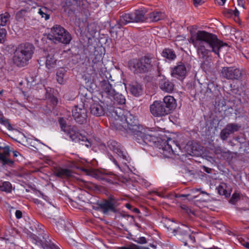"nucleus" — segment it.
I'll return each mask as SVG.
<instances>
[{"instance_id":"bf43d9fd","label":"nucleus","mask_w":249,"mask_h":249,"mask_svg":"<svg viewBox=\"0 0 249 249\" xmlns=\"http://www.w3.org/2000/svg\"><path fill=\"white\" fill-rule=\"evenodd\" d=\"M132 211L133 212H135V213H140V210L138 208H132Z\"/></svg>"},{"instance_id":"774afa93","label":"nucleus","mask_w":249,"mask_h":249,"mask_svg":"<svg viewBox=\"0 0 249 249\" xmlns=\"http://www.w3.org/2000/svg\"><path fill=\"white\" fill-rule=\"evenodd\" d=\"M149 246H150L151 248L153 249H156V245L153 244H149Z\"/></svg>"},{"instance_id":"412c9836","label":"nucleus","mask_w":249,"mask_h":249,"mask_svg":"<svg viewBox=\"0 0 249 249\" xmlns=\"http://www.w3.org/2000/svg\"><path fill=\"white\" fill-rule=\"evenodd\" d=\"M53 173L56 177L63 178H69L72 176L71 170L61 167L55 168Z\"/></svg>"},{"instance_id":"79ce46f5","label":"nucleus","mask_w":249,"mask_h":249,"mask_svg":"<svg viewBox=\"0 0 249 249\" xmlns=\"http://www.w3.org/2000/svg\"><path fill=\"white\" fill-rule=\"evenodd\" d=\"M0 123L6 126L8 129L9 130H13L14 129L11 125L8 119H5L4 118H1L0 119Z\"/></svg>"},{"instance_id":"de8ad7c7","label":"nucleus","mask_w":249,"mask_h":249,"mask_svg":"<svg viewBox=\"0 0 249 249\" xmlns=\"http://www.w3.org/2000/svg\"><path fill=\"white\" fill-rule=\"evenodd\" d=\"M6 34V31L5 29H2L0 30V43L4 42Z\"/></svg>"},{"instance_id":"dca6fc26","label":"nucleus","mask_w":249,"mask_h":249,"mask_svg":"<svg viewBox=\"0 0 249 249\" xmlns=\"http://www.w3.org/2000/svg\"><path fill=\"white\" fill-rule=\"evenodd\" d=\"M61 33H65V29L59 25H55L51 29V31L47 36V38L55 44L56 39H58L57 37Z\"/></svg>"},{"instance_id":"09e8293b","label":"nucleus","mask_w":249,"mask_h":249,"mask_svg":"<svg viewBox=\"0 0 249 249\" xmlns=\"http://www.w3.org/2000/svg\"><path fill=\"white\" fill-rule=\"evenodd\" d=\"M217 191L220 195H225L227 196V191L222 186H219L217 188Z\"/></svg>"},{"instance_id":"f3484780","label":"nucleus","mask_w":249,"mask_h":249,"mask_svg":"<svg viewBox=\"0 0 249 249\" xmlns=\"http://www.w3.org/2000/svg\"><path fill=\"white\" fill-rule=\"evenodd\" d=\"M159 87L163 91L171 93L174 90V85L164 76L159 81Z\"/></svg>"},{"instance_id":"6ab92c4d","label":"nucleus","mask_w":249,"mask_h":249,"mask_svg":"<svg viewBox=\"0 0 249 249\" xmlns=\"http://www.w3.org/2000/svg\"><path fill=\"white\" fill-rule=\"evenodd\" d=\"M90 113L96 116H101L104 115L106 112L105 106L99 103L92 104L90 107Z\"/></svg>"},{"instance_id":"5701e85b","label":"nucleus","mask_w":249,"mask_h":249,"mask_svg":"<svg viewBox=\"0 0 249 249\" xmlns=\"http://www.w3.org/2000/svg\"><path fill=\"white\" fill-rule=\"evenodd\" d=\"M1 150H2V152H1L0 151V154L2 157V158L4 159L3 160L5 161L9 160L11 161V162L10 163H9L8 162L6 163H4L3 161H0L1 163L3 165H7L11 167L13 166L14 163V161L8 158L10 152L9 147L8 146H6L5 147H3Z\"/></svg>"},{"instance_id":"6e6552de","label":"nucleus","mask_w":249,"mask_h":249,"mask_svg":"<svg viewBox=\"0 0 249 249\" xmlns=\"http://www.w3.org/2000/svg\"><path fill=\"white\" fill-rule=\"evenodd\" d=\"M168 230L173 231L174 235H178L179 239L182 240L184 245H187V239L189 238L191 240H193L195 238L194 237H192L190 234L191 231L189 228L184 225H182L181 227H178L177 228L173 229L169 226L167 227Z\"/></svg>"},{"instance_id":"4468645a","label":"nucleus","mask_w":249,"mask_h":249,"mask_svg":"<svg viewBox=\"0 0 249 249\" xmlns=\"http://www.w3.org/2000/svg\"><path fill=\"white\" fill-rule=\"evenodd\" d=\"M101 88L102 90V100L110 98L116 92L113 86L108 80H104L101 81Z\"/></svg>"},{"instance_id":"9d476101","label":"nucleus","mask_w":249,"mask_h":249,"mask_svg":"<svg viewBox=\"0 0 249 249\" xmlns=\"http://www.w3.org/2000/svg\"><path fill=\"white\" fill-rule=\"evenodd\" d=\"M90 67L92 71L91 74H97L98 73L101 75L103 72L104 69L102 53H99L97 51L94 52V57L92 58Z\"/></svg>"},{"instance_id":"ddd939ff","label":"nucleus","mask_w":249,"mask_h":249,"mask_svg":"<svg viewBox=\"0 0 249 249\" xmlns=\"http://www.w3.org/2000/svg\"><path fill=\"white\" fill-rule=\"evenodd\" d=\"M107 145L110 150L116 153L119 157L125 161H128L129 160V157L127 156V153L122 150L120 144L116 141L109 140L107 142Z\"/></svg>"},{"instance_id":"c9c22d12","label":"nucleus","mask_w":249,"mask_h":249,"mask_svg":"<svg viewBox=\"0 0 249 249\" xmlns=\"http://www.w3.org/2000/svg\"><path fill=\"white\" fill-rule=\"evenodd\" d=\"M10 17V14L8 12L0 15V27L4 26L7 24Z\"/></svg>"},{"instance_id":"2eb2a0df","label":"nucleus","mask_w":249,"mask_h":249,"mask_svg":"<svg viewBox=\"0 0 249 249\" xmlns=\"http://www.w3.org/2000/svg\"><path fill=\"white\" fill-rule=\"evenodd\" d=\"M187 73L186 67L184 63L179 62L177 66L171 69V75L172 77L182 79L185 78Z\"/></svg>"},{"instance_id":"4c0bfd02","label":"nucleus","mask_w":249,"mask_h":249,"mask_svg":"<svg viewBox=\"0 0 249 249\" xmlns=\"http://www.w3.org/2000/svg\"><path fill=\"white\" fill-rule=\"evenodd\" d=\"M125 112L120 107H117L115 109V113L113 114V117L115 118L116 119H120L122 121L123 120L124 115L125 114Z\"/></svg>"},{"instance_id":"a878e982","label":"nucleus","mask_w":249,"mask_h":249,"mask_svg":"<svg viewBox=\"0 0 249 249\" xmlns=\"http://www.w3.org/2000/svg\"><path fill=\"white\" fill-rule=\"evenodd\" d=\"M58 39H56V42L55 44L58 43H62L65 44H69L71 40V36L70 34L65 29V33H61L60 34Z\"/></svg>"},{"instance_id":"473e14b6","label":"nucleus","mask_w":249,"mask_h":249,"mask_svg":"<svg viewBox=\"0 0 249 249\" xmlns=\"http://www.w3.org/2000/svg\"><path fill=\"white\" fill-rule=\"evenodd\" d=\"M94 177L99 180H105V181L111 184H116L117 183L115 181V178L116 177L114 174L111 175L109 178H107L104 177L100 176L97 174H95Z\"/></svg>"},{"instance_id":"37998d69","label":"nucleus","mask_w":249,"mask_h":249,"mask_svg":"<svg viewBox=\"0 0 249 249\" xmlns=\"http://www.w3.org/2000/svg\"><path fill=\"white\" fill-rule=\"evenodd\" d=\"M180 208L182 210L184 211V212L188 214H192L193 215L195 214V212L193 210H192V209H191V208L187 206L186 205H184V204L181 205L180 206Z\"/></svg>"},{"instance_id":"f704fd0d","label":"nucleus","mask_w":249,"mask_h":249,"mask_svg":"<svg viewBox=\"0 0 249 249\" xmlns=\"http://www.w3.org/2000/svg\"><path fill=\"white\" fill-rule=\"evenodd\" d=\"M125 25V24H122L119 20L118 24L110 28V33L111 34V36L113 37L117 38L118 29H120L123 26Z\"/></svg>"},{"instance_id":"49530a36","label":"nucleus","mask_w":249,"mask_h":249,"mask_svg":"<svg viewBox=\"0 0 249 249\" xmlns=\"http://www.w3.org/2000/svg\"><path fill=\"white\" fill-rule=\"evenodd\" d=\"M230 135L229 133H227L226 131H225L224 130L222 129L220 133V138L223 141H225L227 139V138L229 137Z\"/></svg>"},{"instance_id":"6e6d98bb","label":"nucleus","mask_w":249,"mask_h":249,"mask_svg":"<svg viewBox=\"0 0 249 249\" xmlns=\"http://www.w3.org/2000/svg\"><path fill=\"white\" fill-rule=\"evenodd\" d=\"M238 5L244 8V0H237Z\"/></svg>"},{"instance_id":"c756f323","label":"nucleus","mask_w":249,"mask_h":249,"mask_svg":"<svg viewBox=\"0 0 249 249\" xmlns=\"http://www.w3.org/2000/svg\"><path fill=\"white\" fill-rule=\"evenodd\" d=\"M240 127L241 126L237 124L230 123L227 124L223 129L231 135V134L238 131Z\"/></svg>"},{"instance_id":"39448f33","label":"nucleus","mask_w":249,"mask_h":249,"mask_svg":"<svg viewBox=\"0 0 249 249\" xmlns=\"http://www.w3.org/2000/svg\"><path fill=\"white\" fill-rule=\"evenodd\" d=\"M146 12L145 9L140 8L130 13L123 14L120 18V22L122 24L125 25L130 22H143L147 18L145 16Z\"/></svg>"},{"instance_id":"58836bf2","label":"nucleus","mask_w":249,"mask_h":249,"mask_svg":"<svg viewBox=\"0 0 249 249\" xmlns=\"http://www.w3.org/2000/svg\"><path fill=\"white\" fill-rule=\"evenodd\" d=\"M58 123L61 128V131L66 133L68 128L67 129V124L66 121L62 117L59 118L58 120Z\"/></svg>"},{"instance_id":"e2e57ef3","label":"nucleus","mask_w":249,"mask_h":249,"mask_svg":"<svg viewBox=\"0 0 249 249\" xmlns=\"http://www.w3.org/2000/svg\"><path fill=\"white\" fill-rule=\"evenodd\" d=\"M19 154V153L18 151H13V157H17Z\"/></svg>"},{"instance_id":"052dcab7","label":"nucleus","mask_w":249,"mask_h":249,"mask_svg":"<svg viewBox=\"0 0 249 249\" xmlns=\"http://www.w3.org/2000/svg\"><path fill=\"white\" fill-rule=\"evenodd\" d=\"M243 245L247 249H249V242H246L243 244Z\"/></svg>"},{"instance_id":"338daca9","label":"nucleus","mask_w":249,"mask_h":249,"mask_svg":"<svg viewBox=\"0 0 249 249\" xmlns=\"http://www.w3.org/2000/svg\"><path fill=\"white\" fill-rule=\"evenodd\" d=\"M74 12H75V10L70 9L68 11V14H73L74 13Z\"/></svg>"},{"instance_id":"a19ab883","label":"nucleus","mask_w":249,"mask_h":249,"mask_svg":"<svg viewBox=\"0 0 249 249\" xmlns=\"http://www.w3.org/2000/svg\"><path fill=\"white\" fill-rule=\"evenodd\" d=\"M190 42L196 48L197 53L198 54V49H199L200 45V40L197 39V33L195 35V37L193 36L191 37Z\"/></svg>"},{"instance_id":"b1692460","label":"nucleus","mask_w":249,"mask_h":249,"mask_svg":"<svg viewBox=\"0 0 249 249\" xmlns=\"http://www.w3.org/2000/svg\"><path fill=\"white\" fill-rule=\"evenodd\" d=\"M100 102L101 104H103L105 106L107 113H108V115L113 117V114L115 113V109L117 108V107L114 106L115 105H113V103L110 102L108 99L107 100L103 99V100H100Z\"/></svg>"},{"instance_id":"f03ea898","label":"nucleus","mask_w":249,"mask_h":249,"mask_svg":"<svg viewBox=\"0 0 249 249\" xmlns=\"http://www.w3.org/2000/svg\"><path fill=\"white\" fill-rule=\"evenodd\" d=\"M197 37L200 40L198 55L203 60H206L211 52H213L219 57L220 49L227 45V43L218 39L215 35L205 31H198Z\"/></svg>"},{"instance_id":"0e129e2a","label":"nucleus","mask_w":249,"mask_h":249,"mask_svg":"<svg viewBox=\"0 0 249 249\" xmlns=\"http://www.w3.org/2000/svg\"><path fill=\"white\" fill-rule=\"evenodd\" d=\"M233 13V10H227V13L229 14L230 15H232Z\"/></svg>"},{"instance_id":"cd10ccee","label":"nucleus","mask_w":249,"mask_h":249,"mask_svg":"<svg viewBox=\"0 0 249 249\" xmlns=\"http://www.w3.org/2000/svg\"><path fill=\"white\" fill-rule=\"evenodd\" d=\"M162 56L169 60H174L176 58L175 51L170 48H165L162 52Z\"/></svg>"},{"instance_id":"69168bd1","label":"nucleus","mask_w":249,"mask_h":249,"mask_svg":"<svg viewBox=\"0 0 249 249\" xmlns=\"http://www.w3.org/2000/svg\"><path fill=\"white\" fill-rule=\"evenodd\" d=\"M126 208H127L128 209H130V210H132V206L129 203H127L126 204Z\"/></svg>"},{"instance_id":"bb28decb","label":"nucleus","mask_w":249,"mask_h":249,"mask_svg":"<svg viewBox=\"0 0 249 249\" xmlns=\"http://www.w3.org/2000/svg\"><path fill=\"white\" fill-rule=\"evenodd\" d=\"M226 105V102L224 98H217L215 101V109L219 112L225 111L227 109Z\"/></svg>"},{"instance_id":"864d4df0","label":"nucleus","mask_w":249,"mask_h":249,"mask_svg":"<svg viewBox=\"0 0 249 249\" xmlns=\"http://www.w3.org/2000/svg\"><path fill=\"white\" fill-rule=\"evenodd\" d=\"M106 201H109L110 202H111L112 204H114L115 205V203L116 202V199L114 198V197H110L108 198V199L105 200Z\"/></svg>"},{"instance_id":"7ed1b4c3","label":"nucleus","mask_w":249,"mask_h":249,"mask_svg":"<svg viewBox=\"0 0 249 249\" xmlns=\"http://www.w3.org/2000/svg\"><path fill=\"white\" fill-rule=\"evenodd\" d=\"M156 62L153 57L147 54L139 58L130 59L128 62V66L134 74H146L154 69Z\"/></svg>"},{"instance_id":"7c9ffc66","label":"nucleus","mask_w":249,"mask_h":249,"mask_svg":"<svg viewBox=\"0 0 249 249\" xmlns=\"http://www.w3.org/2000/svg\"><path fill=\"white\" fill-rule=\"evenodd\" d=\"M164 14L159 11H154L149 14V18L153 22L158 21L164 18Z\"/></svg>"},{"instance_id":"5fc2aeb1","label":"nucleus","mask_w":249,"mask_h":249,"mask_svg":"<svg viewBox=\"0 0 249 249\" xmlns=\"http://www.w3.org/2000/svg\"><path fill=\"white\" fill-rule=\"evenodd\" d=\"M233 15L234 16L235 18H236L238 19H239V12L236 8L233 10Z\"/></svg>"},{"instance_id":"680f3d73","label":"nucleus","mask_w":249,"mask_h":249,"mask_svg":"<svg viewBox=\"0 0 249 249\" xmlns=\"http://www.w3.org/2000/svg\"><path fill=\"white\" fill-rule=\"evenodd\" d=\"M237 210L239 211L242 212V211H246L247 210H249V209H247V208H238Z\"/></svg>"},{"instance_id":"e433bc0d","label":"nucleus","mask_w":249,"mask_h":249,"mask_svg":"<svg viewBox=\"0 0 249 249\" xmlns=\"http://www.w3.org/2000/svg\"><path fill=\"white\" fill-rule=\"evenodd\" d=\"M66 70L63 68L58 69L56 72L57 81L59 84L64 82V76L66 73Z\"/></svg>"},{"instance_id":"9b49d317","label":"nucleus","mask_w":249,"mask_h":249,"mask_svg":"<svg viewBox=\"0 0 249 249\" xmlns=\"http://www.w3.org/2000/svg\"><path fill=\"white\" fill-rule=\"evenodd\" d=\"M150 111L155 117H162L169 114L161 101H154L150 106Z\"/></svg>"},{"instance_id":"3c124183","label":"nucleus","mask_w":249,"mask_h":249,"mask_svg":"<svg viewBox=\"0 0 249 249\" xmlns=\"http://www.w3.org/2000/svg\"><path fill=\"white\" fill-rule=\"evenodd\" d=\"M15 215L18 219H20L22 216V213L20 211L17 210L15 213Z\"/></svg>"},{"instance_id":"a211bd4d","label":"nucleus","mask_w":249,"mask_h":249,"mask_svg":"<svg viewBox=\"0 0 249 249\" xmlns=\"http://www.w3.org/2000/svg\"><path fill=\"white\" fill-rule=\"evenodd\" d=\"M162 105L170 114L176 107V102L173 96H166L164 97L162 101H161Z\"/></svg>"},{"instance_id":"aec40b11","label":"nucleus","mask_w":249,"mask_h":249,"mask_svg":"<svg viewBox=\"0 0 249 249\" xmlns=\"http://www.w3.org/2000/svg\"><path fill=\"white\" fill-rule=\"evenodd\" d=\"M99 208L104 214L108 213L109 212L115 213L116 209L114 204H112L109 201L104 200L101 203L98 204Z\"/></svg>"},{"instance_id":"13d9d810","label":"nucleus","mask_w":249,"mask_h":249,"mask_svg":"<svg viewBox=\"0 0 249 249\" xmlns=\"http://www.w3.org/2000/svg\"><path fill=\"white\" fill-rule=\"evenodd\" d=\"M204 170L207 173H210L212 171V169L205 166H204Z\"/></svg>"},{"instance_id":"a18cd8bd","label":"nucleus","mask_w":249,"mask_h":249,"mask_svg":"<svg viewBox=\"0 0 249 249\" xmlns=\"http://www.w3.org/2000/svg\"><path fill=\"white\" fill-rule=\"evenodd\" d=\"M133 240L134 242L140 244H144L147 242L146 239L144 237H140L137 238H136Z\"/></svg>"},{"instance_id":"1a4fd4ad","label":"nucleus","mask_w":249,"mask_h":249,"mask_svg":"<svg viewBox=\"0 0 249 249\" xmlns=\"http://www.w3.org/2000/svg\"><path fill=\"white\" fill-rule=\"evenodd\" d=\"M40 234H43L40 237L36 236L35 240L36 243L41 246L44 249H60L49 238V236L44 233V231L40 228Z\"/></svg>"},{"instance_id":"0eeeda50","label":"nucleus","mask_w":249,"mask_h":249,"mask_svg":"<svg viewBox=\"0 0 249 249\" xmlns=\"http://www.w3.org/2000/svg\"><path fill=\"white\" fill-rule=\"evenodd\" d=\"M65 133L73 142L79 143L82 142V145H85L87 147L90 146V143L88 139L80 133L79 129L75 125L70 126Z\"/></svg>"},{"instance_id":"4be33fe9","label":"nucleus","mask_w":249,"mask_h":249,"mask_svg":"<svg viewBox=\"0 0 249 249\" xmlns=\"http://www.w3.org/2000/svg\"><path fill=\"white\" fill-rule=\"evenodd\" d=\"M129 90L130 93L135 97L140 96L143 92L142 85L137 82H132L129 85Z\"/></svg>"},{"instance_id":"ea45409f","label":"nucleus","mask_w":249,"mask_h":249,"mask_svg":"<svg viewBox=\"0 0 249 249\" xmlns=\"http://www.w3.org/2000/svg\"><path fill=\"white\" fill-rule=\"evenodd\" d=\"M116 249H149L148 247H142L132 244L128 247H118Z\"/></svg>"},{"instance_id":"72a5a7b5","label":"nucleus","mask_w":249,"mask_h":249,"mask_svg":"<svg viewBox=\"0 0 249 249\" xmlns=\"http://www.w3.org/2000/svg\"><path fill=\"white\" fill-rule=\"evenodd\" d=\"M12 184L9 181H4L1 184H0V191H1L9 193L12 192Z\"/></svg>"},{"instance_id":"f8f14e48","label":"nucleus","mask_w":249,"mask_h":249,"mask_svg":"<svg viewBox=\"0 0 249 249\" xmlns=\"http://www.w3.org/2000/svg\"><path fill=\"white\" fill-rule=\"evenodd\" d=\"M221 74L223 77L230 80H238L242 75L241 71L233 67H223Z\"/></svg>"},{"instance_id":"20e7f679","label":"nucleus","mask_w":249,"mask_h":249,"mask_svg":"<svg viewBox=\"0 0 249 249\" xmlns=\"http://www.w3.org/2000/svg\"><path fill=\"white\" fill-rule=\"evenodd\" d=\"M35 47L30 43H21L16 48L13 56V63L18 67L28 65L34 53Z\"/></svg>"},{"instance_id":"603ef678","label":"nucleus","mask_w":249,"mask_h":249,"mask_svg":"<svg viewBox=\"0 0 249 249\" xmlns=\"http://www.w3.org/2000/svg\"><path fill=\"white\" fill-rule=\"evenodd\" d=\"M190 196L189 194L183 195L179 194H176L175 195V197L176 198H180V197H187Z\"/></svg>"},{"instance_id":"c03bdc74","label":"nucleus","mask_w":249,"mask_h":249,"mask_svg":"<svg viewBox=\"0 0 249 249\" xmlns=\"http://www.w3.org/2000/svg\"><path fill=\"white\" fill-rule=\"evenodd\" d=\"M240 199V196L238 194L234 193L232 194L231 197L230 199V202L234 204Z\"/></svg>"},{"instance_id":"423d86ee","label":"nucleus","mask_w":249,"mask_h":249,"mask_svg":"<svg viewBox=\"0 0 249 249\" xmlns=\"http://www.w3.org/2000/svg\"><path fill=\"white\" fill-rule=\"evenodd\" d=\"M72 117L77 123L83 124L87 123L88 118L87 110L83 102H81L80 104L75 105L72 109Z\"/></svg>"},{"instance_id":"393cba45","label":"nucleus","mask_w":249,"mask_h":249,"mask_svg":"<svg viewBox=\"0 0 249 249\" xmlns=\"http://www.w3.org/2000/svg\"><path fill=\"white\" fill-rule=\"evenodd\" d=\"M108 99L110 102L113 103V105H124L126 101L124 96L122 94L116 92Z\"/></svg>"},{"instance_id":"c85d7f7f","label":"nucleus","mask_w":249,"mask_h":249,"mask_svg":"<svg viewBox=\"0 0 249 249\" xmlns=\"http://www.w3.org/2000/svg\"><path fill=\"white\" fill-rule=\"evenodd\" d=\"M38 13L42 18H44L45 20H47L50 18L52 11L47 7L42 6L39 9Z\"/></svg>"},{"instance_id":"2f4dec72","label":"nucleus","mask_w":249,"mask_h":249,"mask_svg":"<svg viewBox=\"0 0 249 249\" xmlns=\"http://www.w3.org/2000/svg\"><path fill=\"white\" fill-rule=\"evenodd\" d=\"M56 59L54 57V55L49 54L46 57V66L50 69L53 68L56 65Z\"/></svg>"},{"instance_id":"f257e3e1","label":"nucleus","mask_w":249,"mask_h":249,"mask_svg":"<svg viewBox=\"0 0 249 249\" xmlns=\"http://www.w3.org/2000/svg\"><path fill=\"white\" fill-rule=\"evenodd\" d=\"M124 124L123 125L126 131L134 136V140L138 143L152 144L156 142L157 138L153 135L151 128L144 127L139 123L137 116L131 114L129 111H126L124 115ZM160 143V153L165 158H171L173 155H178L180 147L172 141L171 138L166 140L157 141Z\"/></svg>"},{"instance_id":"8fccbe9b","label":"nucleus","mask_w":249,"mask_h":249,"mask_svg":"<svg viewBox=\"0 0 249 249\" xmlns=\"http://www.w3.org/2000/svg\"><path fill=\"white\" fill-rule=\"evenodd\" d=\"M204 0H193V3L195 7H198L204 3Z\"/></svg>"},{"instance_id":"4d7b16f0","label":"nucleus","mask_w":249,"mask_h":249,"mask_svg":"<svg viewBox=\"0 0 249 249\" xmlns=\"http://www.w3.org/2000/svg\"><path fill=\"white\" fill-rule=\"evenodd\" d=\"M109 158H110V160H112L113 162H114V163L116 165H117V166H119V164H118V162H117V160H115V159L113 157V156H112V155H110V156H109Z\"/></svg>"}]
</instances>
